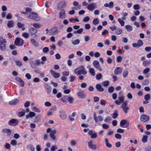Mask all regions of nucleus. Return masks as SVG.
<instances>
[{"mask_svg":"<svg viewBox=\"0 0 151 151\" xmlns=\"http://www.w3.org/2000/svg\"><path fill=\"white\" fill-rule=\"evenodd\" d=\"M7 42L6 40L1 37H0V50L2 51L6 49V45Z\"/></svg>","mask_w":151,"mask_h":151,"instance_id":"f257e3e1","label":"nucleus"},{"mask_svg":"<svg viewBox=\"0 0 151 151\" xmlns=\"http://www.w3.org/2000/svg\"><path fill=\"white\" fill-rule=\"evenodd\" d=\"M27 16L29 18L34 19L37 21H38L40 19V18L38 17L37 14L35 12H32L30 14H27Z\"/></svg>","mask_w":151,"mask_h":151,"instance_id":"f03ea898","label":"nucleus"},{"mask_svg":"<svg viewBox=\"0 0 151 151\" xmlns=\"http://www.w3.org/2000/svg\"><path fill=\"white\" fill-rule=\"evenodd\" d=\"M74 73L75 74L78 75L81 74L85 75L87 73V71L85 69H79V68H77L74 70Z\"/></svg>","mask_w":151,"mask_h":151,"instance_id":"7ed1b4c3","label":"nucleus"},{"mask_svg":"<svg viewBox=\"0 0 151 151\" xmlns=\"http://www.w3.org/2000/svg\"><path fill=\"white\" fill-rule=\"evenodd\" d=\"M93 116L94 119L96 123H99V122H101L103 120V118L101 116H97L95 112L93 113Z\"/></svg>","mask_w":151,"mask_h":151,"instance_id":"20e7f679","label":"nucleus"},{"mask_svg":"<svg viewBox=\"0 0 151 151\" xmlns=\"http://www.w3.org/2000/svg\"><path fill=\"white\" fill-rule=\"evenodd\" d=\"M24 41L23 39L19 38H17L14 41V44L15 45L18 46L22 45L24 44Z\"/></svg>","mask_w":151,"mask_h":151,"instance_id":"39448f33","label":"nucleus"},{"mask_svg":"<svg viewBox=\"0 0 151 151\" xmlns=\"http://www.w3.org/2000/svg\"><path fill=\"white\" fill-rule=\"evenodd\" d=\"M93 65L94 68L100 71L101 72L102 69L101 67L99 62L97 60H95L93 62Z\"/></svg>","mask_w":151,"mask_h":151,"instance_id":"423d86ee","label":"nucleus"},{"mask_svg":"<svg viewBox=\"0 0 151 151\" xmlns=\"http://www.w3.org/2000/svg\"><path fill=\"white\" fill-rule=\"evenodd\" d=\"M19 120L16 119H12L9 121L8 124L12 126H16L18 124Z\"/></svg>","mask_w":151,"mask_h":151,"instance_id":"0eeeda50","label":"nucleus"},{"mask_svg":"<svg viewBox=\"0 0 151 151\" xmlns=\"http://www.w3.org/2000/svg\"><path fill=\"white\" fill-rule=\"evenodd\" d=\"M67 2L66 1L64 0L60 2L58 5V9H63L67 6Z\"/></svg>","mask_w":151,"mask_h":151,"instance_id":"6e6552de","label":"nucleus"},{"mask_svg":"<svg viewBox=\"0 0 151 151\" xmlns=\"http://www.w3.org/2000/svg\"><path fill=\"white\" fill-rule=\"evenodd\" d=\"M93 141L90 140L89 141L88 145L89 148L93 150H96L97 149V146L96 144H93Z\"/></svg>","mask_w":151,"mask_h":151,"instance_id":"1a4fd4ad","label":"nucleus"},{"mask_svg":"<svg viewBox=\"0 0 151 151\" xmlns=\"http://www.w3.org/2000/svg\"><path fill=\"white\" fill-rule=\"evenodd\" d=\"M127 101H125L121 105V107L123 109V111L125 113L127 114V111L129 109V107L127 106Z\"/></svg>","mask_w":151,"mask_h":151,"instance_id":"9d476101","label":"nucleus"},{"mask_svg":"<svg viewBox=\"0 0 151 151\" xmlns=\"http://www.w3.org/2000/svg\"><path fill=\"white\" fill-rule=\"evenodd\" d=\"M59 116L62 120L65 119L67 117V115L65 112L64 110H61L59 112Z\"/></svg>","mask_w":151,"mask_h":151,"instance_id":"9b49d317","label":"nucleus"},{"mask_svg":"<svg viewBox=\"0 0 151 151\" xmlns=\"http://www.w3.org/2000/svg\"><path fill=\"white\" fill-rule=\"evenodd\" d=\"M66 17V14L65 10L62 9L59 14V17L60 19H64Z\"/></svg>","mask_w":151,"mask_h":151,"instance_id":"f8f14e48","label":"nucleus"},{"mask_svg":"<svg viewBox=\"0 0 151 151\" xmlns=\"http://www.w3.org/2000/svg\"><path fill=\"white\" fill-rule=\"evenodd\" d=\"M96 4L95 3H91L87 6V9L91 11H93L96 8Z\"/></svg>","mask_w":151,"mask_h":151,"instance_id":"ddd939ff","label":"nucleus"},{"mask_svg":"<svg viewBox=\"0 0 151 151\" xmlns=\"http://www.w3.org/2000/svg\"><path fill=\"white\" fill-rule=\"evenodd\" d=\"M150 118L149 116L146 115H142L140 117V121L143 122H146L149 120Z\"/></svg>","mask_w":151,"mask_h":151,"instance_id":"4468645a","label":"nucleus"},{"mask_svg":"<svg viewBox=\"0 0 151 151\" xmlns=\"http://www.w3.org/2000/svg\"><path fill=\"white\" fill-rule=\"evenodd\" d=\"M143 42L141 40L138 41L137 43H133L132 44V46L134 47H139L143 45Z\"/></svg>","mask_w":151,"mask_h":151,"instance_id":"2eb2a0df","label":"nucleus"},{"mask_svg":"<svg viewBox=\"0 0 151 151\" xmlns=\"http://www.w3.org/2000/svg\"><path fill=\"white\" fill-rule=\"evenodd\" d=\"M88 134L91 136V137L92 138L95 139L97 137L96 133L94 132L92 130L89 131L88 132Z\"/></svg>","mask_w":151,"mask_h":151,"instance_id":"dca6fc26","label":"nucleus"},{"mask_svg":"<svg viewBox=\"0 0 151 151\" xmlns=\"http://www.w3.org/2000/svg\"><path fill=\"white\" fill-rule=\"evenodd\" d=\"M58 33V30L57 28H54L51 29L50 30L49 35H55Z\"/></svg>","mask_w":151,"mask_h":151,"instance_id":"f3484780","label":"nucleus"},{"mask_svg":"<svg viewBox=\"0 0 151 151\" xmlns=\"http://www.w3.org/2000/svg\"><path fill=\"white\" fill-rule=\"evenodd\" d=\"M50 72L52 76L55 78H58L60 76V74L59 73H56L54 71L51 70Z\"/></svg>","mask_w":151,"mask_h":151,"instance_id":"a211bd4d","label":"nucleus"},{"mask_svg":"<svg viewBox=\"0 0 151 151\" xmlns=\"http://www.w3.org/2000/svg\"><path fill=\"white\" fill-rule=\"evenodd\" d=\"M77 96L81 99H84L85 98L86 95L83 93V91H80L77 93Z\"/></svg>","mask_w":151,"mask_h":151,"instance_id":"6ab92c4d","label":"nucleus"},{"mask_svg":"<svg viewBox=\"0 0 151 151\" xmlns=\"http://www.w3.org/2000/svg\"><path fill=\"white\" fill-rule=\"evenodd\" d=\"M29 31L31 35H35V36H36V34L37 32V30L36 29L33 28H30Z\"/></svg>","mask_w":151,"mask_h":151,"instance_id":"aec40b11","label":"nucleus"},{"mask_svg":"<svg viewBox=\"0 0 151 151\" xmlns=\"http://www.w3.org/2000/svg\"><path fill=\"white\" fill-rule=\"evenodd\" d=\"M125 124H127L126 127H128L129 125V122H127V120H122L120 121V125L121 127L124 125Z\"/></svg>","mask_w":151,"mask_h":151,"instance_id":"412c9836","label":"nucleus"},{"mask_svg":"<svg viewBox=\"0 0 151 151\" xmlns=\"http://www.w3.org/2000/svg\"><path fill=\"white\" fill-rule=\"evenodd\" d=\"M56 133V131L55 130H51L50 133V136L51 138L53 140L56 139V137L54 134Z\"/></svg>","mask_w":151,"mask_h":151,"instance_id":"4be33fe9","label":"nucleus"},{"mask_svg":"<svg viewBox=\"0 0 151 151\" xmlns=\"http://www.w3.org/2000/svg\"><path fill=\"white\" fill-rule=\"evenodd\" d=\"M35 113L32 111H30L29 114L26 116V118L27 119H28L29 118H32L35 116Z\"/></svg>","mask_w":151,"mask_h":151,"instance_id":"5701e85b","label":"nucleus"},{"mask_svg":"<svg viewBox=\"0 0 151 151\" xmlns=\"http://www.w3.org/2000/svg\"><path fill=\"white\" fill-rule=\"evenodd\" d=\"M88 68L89 69V72L91 75L93 76L95 75V71L93 68H91L90 66H88Z\"/></svg>","mask_w":151,"mask_h":151,"instance_id":"b1692460","label":"nucleus"},{"mask_svg":"<svg viewBox=\"0 0 151 151\" xmlns=\"http://www.w3.org/2000/svg\"><path fill=\"white\" fill-rule=\"evenodd\" d=\"M19 102V100L18 99H15L10 101L9 103L11 105H14L18 104Z\"/></svg>","mask_w":151,"mask_h":151,"instance_id":"393cba45","label":"nucleus"},{"mask_svg":"<svg viewBox=\"0 0 151 151\" xmlns=\"http://www.w3.org/2000/svg\"><path fill=\"white\" fill-rule=\"evenodd\" d=\"M2 132L6 133L8 136H9L11 133V130L9 129H4L2 130Z\"/></svg>","mask_w":151,"mask_h":151,"instance_id":"a878e982","label":"nucleus"},{"mask_svg":"<svg viewBox=\"0 0 151 151\" xmlns=\"http://www.w3.org/2000/svg\"><path fill=\"white\" fill-rule=\"evenodd\" d=\"M15 79L16 80V81L19 83L21 86L22 87L24 86V82L20 78L17 77Z\"/></svg>","mask_w":151,"mask_h":151,"instance_id":"bb28decb","label":"nucleus"},{"mask_svg":"<svg viewBox=\"0 0 151 151\" xmlns=\"http://www.w3.org/2000/svg\"><path fill=\"white\" fill-rule=\"evenodd\" d=\"M30 42L31 43L35 46L37 47L39 45V43L34 39H31Z\"/></svg>","mask_w":151,"mask_h":151,"instance_id":"cd10ccee","label":"nucleus"},{"mask_svg":"<svg viewBox=\"0 0 151 151\" xmlns=\"http://www.w3.org/2000/svg\"><path fill=\"white\" fill-rule=\"evenodd\" d=\"M122 71V70L120 67H117L115 69L114 73L118 75L121 73Z\"/></svg>","mask_w":151,"mask_h":151,"instance_id":"c85d7f7f","label":"nucleus"},{"mask_svg":"<svg viewBox=\"0 0 151 151\" xmlns=\"http://www.w3.org/2000/svg\"><path fill=\"white\" fill-rule=\"evenodd\" d=\"M96 89L99 91H103L104 90V88L102 87L101 85L98 84L96 85Z\"/></svg>","mask_w":151,"mask_h":151,"instance_id":"c756f323","label":"nucleus"},{"mask_svg":"<svg viewBox=\"0 0 151 151\" xmlns=\"http://www.w3.org/2000/svg\"><path fill=\"white\" fill-rule=\"evenodd\" d=\"M125 28L128 32H130L133 30V27L132 26L129 25H126Z\"/></svg>","mask_w":151,"mask_h":151,"instance_id":"7c9ffc66","label":"nucleus"},{"mask_svg":"<svg viewBox=\"0 0 151 151\" xmlns=\"http://www.w3.org/2000/svg\"><path fill=\"white\" fill-rule=\"evenodd\" d=\"M17 26L19 28H22V30L23 31L25 30V28L24 27V24H22L20 22H18L17 23Z\"/></svg>","mask_w":151,"mask_h":151,"instance_id":"2f4dec72","label":"nucleus"},{"mask_svg":"<svg viewBox=\"0 0 151 151\" xmlns=\"http://www.w3.org/2000/svg\"><path fill=\"white\" fill-rule=\"evenodd\" d=\"M105 142L106 146L107 147L109 148H110L112 147L111 145L109 143V140L107 138H106L105 139Z\"/></svg>","mask_w":151,"mask_h":151,"instance_id":"473e14b6","label":"nucleus"},{"mask_svg":"<svg viewBox=\"0 0 151 151\" xmlns=\"http://www.w3.org/2000/svg\"><path fill=\"white\" fill-rule=\"evenodd\" d=\"M45 89H46V91L48 93H50L51 91V87L47 85L45 86Z\"/></svg>","mask_w":151,"mask_h":151,"instance_id":"72a5a7b5","label":"nucleus"},{"mask_svg":"<svg viewBox=\"0 0 151 151\" xmlns=\"http://www.w3.org/2000/svg\"><path fill=\"white\" fill-rule=\"evenodd\" d=\"M14 25V23L13 21H9L7 24V26L9 28L13 27Z\"/></svg>","mask_w":151,"mask_h":151,"instance_id":"f704fd0d","label":"nucleus"},{"mask_svg":"<svg viewBox=\"0 0 151 151\" xmlns=\"http://www.w3.org/2000/svg\"><path fill=\"white\" fill-rule=\"evenodd\" d=\"M122 32V31L120 28H117L116 29L115 33L117 35H120Z\"/></svg>","mask_w":151,"mask_h":151,"instance_id":"c9c22d12","label":"nucleus"},{"mask_svg":"<svg viewBox=\"0 0 151 151\" xmlns=\"http://www.w3.org/2000/svg\"><path fill=\"white\" fill-rule=\"evenodd\" d=\"M80 40L79 39H76L72 41V43L74 45L78 44L80 42Z\"/></svg>","mask_w":151,"mask_h":151,"instance_id":"e433bc0d","label":"nucleus"},{"mask_svg":"<svg viewBox=\"0 0 151 151\" xmlns=\"http://www.w3.org/2000/svg\"><path fill=\"white\" fill-rule=\"evenodd\" d=\"M118 112L116 110H115L114 113L111 115L112 118L114 119H116L118 116Z\"/></svg>","mask_w":151,"mask_h":151,"instance_id":"4c0bfd02","label":"nucleus"},{"mask_svg":"<svg viewBox=\"0 0 151 151\" xmlns=\"http://www.w3.org/2000/svg\"><path fill=\"white\" fill-rule=\"evenodd\" d=\"M118 21L122 26H123L124 25L125 22L124 21L122 20L121 18H119L118 19Z\"/></svg>","mask_w":151,"mask_h":151,"instance_id":"58836bf2","label":"nucleus"},{"mask_svg":"<svg viewBox=\"0 0 151 151\" xmlns=\"http://www.w3.org/2000/svg\"><path fill=\"white\" fill-rule=\"evenodd\" d=\"M147 136L146 135H144L143 136L142 141L143 143H145L147 142Z\"/></svg>","mask_w":151,"mask_h":151,"instance_id":"ea45409f","label":"nucleus"},{"mask_svg":"<svg viewBox=\"0 0 151 151\" xmlns=\"http://www.w3.org/2000/svg\"><path fill=\"white\" fill-rule=\"evenodd\" d=\"M128 71L127 69L124 70L123 74V76L124 78H126L128 75Z\"/></svg>","mask_w":151,"mask_h":151,"instance_id":"a19ab883","label":"nucleus"},{"mask_svg":"<svg viewBox=\"0 0 151 151\" xmlns=\"http://www.w3.org/2000/svg\"><path fill=\"white\" fill-rule=\"evenodd\" d=\"M31 25L35 27L37 29L40 28L41 27V25L40 24L36 23H31Z\"/></svg>","mask_w":151,"mask_h":151,"instance_id":"79ce46f5","label":"nucleus"},{"mask_svg":"<svg viewBox=\"0 0 151 151\" xmlns=\"http://www.w3.org/2000/svg\"><path fill=\"white\" fill-rule=\"evenodd\" d=\"M150 71V68H147L143 70V73L144 74H146L148 73Z\"/></svg>","mask_w":151,"mask_h":151,"instance_id":"37998d69","label":"nucleus"},{"mask_svg":"<svg viewBox=\"0 0 151 151\" xmlns=\"http://www.w3.org/2000/svg\"><path fill=\"white\" fill-rule=\"evenodd\" d=\"M99 23V21L98 19L97 18H95L93 21V23L95 25L98 24Z\"/></svg>","mask_w":151,"mask_h":151,"instance_id":"c03bdc74","label":"nucleus"},{"mask_svg":"<svg viewBox=\"0 0 151 151\" xmlns=\"http://www.w3.org/2000/svg\"><path fill=\"white\" fill-rule=\"evenodd\" d=\"M16 65L18 66H22L23 64L22 62L19 60H16L15 61Z\"/></svg>","mask_w":151,"mask_h":151,"instance_id":"a18cd8bd","label":"nucleus"},{"mask_svg":"<svg viewBox=\"0 0 151 151\" xmlns=\"http://www.w3.org/2000/svg\"><path fill=\"white\" fill-rule=\"evenodd\" d=\"M149 81L148 79H145L142 83V84L143 85H147L148 84Z\"/></svg>","mask_w":151,"mask_h":151,"instance_id":"49530a36","label":"nucleus"},{"mask_svg":"<svg viewBox=\"0 0 151 151\" xmlns=\"http://www.w3.org/2000/svg\"><path fill=\"white\" fill-rule=\"evenodd\" d=\"M33 110L37 112L40 113V110L36 107L33 106Z\"/></svg>","mask_w":151,"mask_h":151,"instance_id":"de8ad7c7","label":"nucleus"},{"mask_svg":"<svg viewBox=\"0 0 151 151\" xmlns=\"http://www.w3.org/2000/svg\"><path fill=\"white\" fill-rule=\"evenodd\" d=\"M68 101L70 103H72L73 102V98L71 96H69L68 98Z\"/></svg>","mask_w":151,"mask_h":151,"instance_id":"09e8293b","label":"nucleus"},{"mask_svg":"<svg viewBox=\"0 0 151 151\" xmlns=\"http://www.w3.org/2000/svg\"><path fill=\"white\" fill-rule=\"evenodd\" d=\"M58 147L56 145H53L50 148V151H55L58 149Z\"/></svg>","mask_w":151,"mask_h":151,"instance_id":"8fccbe9b","label":"nucleus"},{"mask_svg":"<svg viewBox=\"0 0 151 151\" xmlns=\"http://www.w3.org/2000/svg\"><path fill=\"white\" fill-rule=\"evenodd\" d=\"M102 77V75L101 73H99L96 75V78L98 80H100Z\"/></svg>","mask_w":151,"mask_h":151,"instance_id":"3c124183","label":"nucleus"},{"mask_svg":"<svg viewBox=\"0 0 151 151\" xmlns=\"http://www.w3.org/2000/svg\"><path fill=\"white\" fill-rule=\"evenodd\" d=\"M114 90V87L112 86H110L108 88L109 92L110 93H112Z\"/></svg>","mask_w":151,"mask_h":151,"instance_id":"603ef678","label":"nucleus"},{"mask_svg":"<svg viewBox=\"0 0 151 151\" xmlns=\"http://www.w3.org/2000/svg\"><path fill=\"white\" fill-rule=\"evenodd\" d=\"M102 128L104 129H107L109 128V126L108 125L105 124H102Z\"/></svg>","mask_w":151,"mask_h":151,"instance_id":"864d4df0","label":"nucleus"},{"mask_svg":"<svg viewBox=\"0 0 151 151\" xmlns=\"http://www.w3.org/2000/svg\"><path fill=\"white\" fill-rule=\"evenodd\" d=\"M122 58L121 56H118L116 58L117 62L118 63H120L122 61Z\"/></svg>","mask_w":151,"mask_h":151,"instance_id":"5fc2aeb1","label":"nucleus"},{"mask_svg":"<svg viewBox=\"0 0 151 151\" xmlns=\"http://www.w3.org/2000/svg\"><path fill=\"white\" fill-rule=\"evenodd\" d=\"M111 120V117L109 116H107L104 119V121L105 122H108Z\"/></svg>","mask_w":151,"mask_h":151,"instance_id":"6e6d98bb","label":"nucleus"},{"mask_svg":"<svg viewBox=\"0 0 151 151\" xmlns=\"http://www.w3.org/2000/svg\"><path fill=\"white\" fill-rule=\"evenodd\" d=\"M109 84V82L108 81H106L102 83L103 85L105 87L107 86Z\"/></svg>","mask_w":151,"mask_h":151,"instance_id":"4d7b16f0","label":"nucleus"},{"mask_svg":"<svg viewBox=\"0 0 151 151\" xmlns=\"http://www.w3.org/2000/svg\"><path fill=\"white\" fill-rule=\"evenodd\" d=\"M22 36L25 38L27 39L29 37V34L27 32H24L22 34Z\"/></svg>","mask_w":151,"mask_h":151,"instance_id":"13d9d810","label":"nucleus"},{"mask_svg":"<svg viewBox=\"0 0 151 151\" xmlns=\"http://www.w3.org/2000/svg\"><path fill=\"white\" fill-rule=\"evenodd\" d=\"M150 95L149 94H147L146 95H145V96L144 97V99L147 100V101L150 99Z\"/></svg>","mask_w":151,"mask_h":151,"instance_id":"bf43d9fd","label":"nucleus"},{"mask_svg":"<svg viewBox=\"0 0 151 151\" xmlns=\"http://www.w3.org/2000/svg\"><path fill=\"white\" fill-rule=\"evenodd\" d=\"M76 78V77L74 76H71L70 77V82H73Z\"/></svg>","mask_w":151,"mask_h":151,"instance_id":"052dcab7","label":"nucleus"},{"mask_svg":"<svg viewBox=\"0 0 151 151\" xmlns=\"http://www.w3.org/2000/svg\"><path fill=\"white\" fill-rule=\"evenodd\" d=\"M25 112L24 111L19 112L18 113V116L20 117L24 115Z\"/></svg>","mask_w":151,"mask_h":151,"instance_id":"680f3d73","label":"nucleus"},{"mask_svg":"<svg viewBox=\"0 0 151 151\" xmlns=\"http://www.w3.org/2000/svg\"><path fill=\"white\" fill-rule=\"evenodd\" d=\"M10 143L13 146H15L17 145V142L15 140H12L11 141Z\"/></svg>","mask_w":151,"mask_h":151,"instance_id":"e2e57ef3","label":"nucleus"},{"mask_svg":"<svg viewBox=\"0 0 151 151\" xmlns=\"http://www.w3.org/2000/svg\"><path fill=\"white\" fill-rule=\"evenodd\" d=\"M90 20V18L88 16L85 17L83 19V22H87Z\"/></svg>","mask_w":151,"mask_h":151,"instance_id":"0e129e2a","label":"nucleus"},{"mask_svg":"<svg viewBox=\"0 0 151 151\" xmlns=\"http://www.w3.org/2000/svg\"><path fill=\"white\" fill-rule=\"evenodd\" d=\"M133 8L135 10H138L140 9V6L138 4H135L133 6Z\"/></svg>","mask_w":151,"mask_h":151,"instance_id":"69168bd1","label":"nucleus"},{"mask_svg":"<svg viewBox=\"0 0 151 151\" xmlns=\"http://www.w3.org/2000/svg\"><path fill=\"white\" fill-rule=\"evenodd\" d=\"M119 99L121 103H123L124 101V97L123 96H121L119 97Z\"/></svg>","mask_w":151,"mask_h":151,"instance_id":"338daca9","label":"nucleus"},{"mask_svg":"<svg viewBox=\"0 0 151 151\" xmlns=\"http://www.w3.org/2000/svg\"><path fill=\"white\" fill-rule=\"evenodd\" d=\"M115 137L117 139H120L122 138L121 135L119 134H116L115 135Z\"/></svg>","mask_w":151,"mask_h":151,"instance_id":"774afa93","label":"nucleus"}]
</instances>
